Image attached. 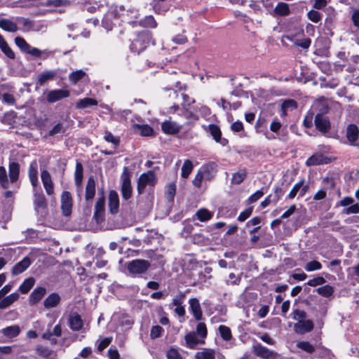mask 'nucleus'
<instances>
[{
  "mask_svg": "<svg viewBox=\"0 0 359 359\" xmlns=\"http://www.w3.org/2000/svg\"><path fill=\"white\" fill-rule=\"evenodd\" d=\"M9 180L8 179L7 172L4 166H0V184L4 188L9 187V182L15 183L20 175V165L17 162H11L9 164Z\"/></svg>",
  "mask_w": 359,
  "mask_h": 359,
  "instance_id": "obj_1",
  "label": "nucleus"
},
{
  "mask_svg": "<svg viewBox=\"0 0 359 359\" xmlns=\"http://www.w3.org/2000/svg\"><path fill=\"white\" fill-rule=\"evenodd\" d=\"M183 102L182 103V108L178 104H174L170 107V111L173 110L174 112L182 111L183 116L185 117L184 123H191L192 121L198 119L197 116L189 109V107L195 102V100L191 98L187 94L182 93Z\"/></svg>",
  "mask_w": 359,
  "mask_h": 359,
  "instance_id": "obj_2",
  "label": "nucleus"
},
{
  "mask_svg": "<svg viewBox=\"0 0 359 359\" xmlns=\"http://www.w3.org/2000/svg\"><path fill=\"white\" fill-rule=\"evenodd\" d=\"M150 267V263L145 259H137L127 264V269L132 276L144 273Z\"/></svg>",
  "mask_w": 359,
  "mask_h": 359,
  "instance_id": "obj_3",
  "label": "nucleus"
},
{
  "mask_svg": "<svg viewBox=\"0 0 359 359\" xmlns=\"http://www.w3.org/2000/svg\"><path fill=\"white\" fill-rule=\"evenodd\" d=\"M150 40L151 34L149 32L142 31L140 32L130 45L131 50L140 53L147 47Z\"/></svg>",
  "mask_w": 359,
  "mask_h": 359,
  "instance_id": "obj_4",
  "label": "nucleus"
},
{
  "mask_svg": "<svg viewBox=\"0 0 359 359\" xmlns=\"http://www.w3.org/2000/svg\"><path fill=\"white\" fill-rule=\"evenodd\" d=\"M156 177L154 171L149 170L146 173L142 174L137 182V191L140 194L144 191L145 188L154 187L156 183Z\"/></svg>",
  "mask_w": 359,
  "mask_h": 359,
  "instance_id": "obj_5",
  "label": "nucleus"
},
{
  "mask_svg": "<svg viewBox=\"0 0 359 359\" xmlns=\"http://www.w3.org/2000/svg\"><path fill=\"white\" fill-rule=\"evenodd\" d=\"M121 194L125 200L129 199L132 196V187L130 182V172L127 167H124L121 175Z\"/></svg>",
  "mask_w": 359,
  "mask_h": 359,
  "instance_id": "obj_6",
  "label": "nucleus"
},
{
  "mask_svg": "<svg viewBox=\"0 0 359 359\" xmlns=\"http://www.w3.org/2000/svg\"><path fill=\"white\" fill-rule=\"evenodd\" d=\"M316 128L325 137H330L331 123L329 118L325 115L317 114L316 115Z\"/></svg>",
  "mask_w": 359,
  "mask_h": 359,
  "instance_id": "obj_7",
  "label": "nucleus"
},
{
  "mask_svg": "<svg viewBox=\"0 0 359 359\" xmlns=\"http://www.w3.org/2000/svg\"><path fill=\"white\" fill-rule=\"evenodd\" d=\"M185 297L184 293L180 292L172 299V303L169 305L170 308L175 307V313L180 317H184L186 313L185 309L182 306Z\"/></svg>",
  "mask_w": 359,
  "mask_h": 359,
  "instance_id": "obj_8",
  "label": "nucleus"
},
{
  "mask_svg": "<svg viewBox=\"0 0 359 359\" xmlns=\"http://www.w3.org/2000/svg\"><path fill=\"white\" fill-rule=\"evenodd\" d=\"M70 93L67 90L56 89L49 90L46 95V100L49 103L56 102L62 100L63 98L68 97Z\"/></svg>",
  "mask_w": 359,
  "mask_h": 359,
  "instance_id": "obj_9",
  "label": "nucleus"
},
{
  "mask_svg": "<svg viewBox=\"0 0 359 359\" xmlns=\"http://www.w3.org/2000/svg\"><path fill=\"white\" fill-rule=\"evenodd\" d=\"M105 198L102 194L100 197L97 200L95 205V212L93 217L95 218L97 223H100L104 219V211H105Z\"/></svg>",
  "mask_w": 359,
  "mask_h": 359,
  "instance_id": "obj_10",
  "label": "nucleus"
},
{
  "mask_svg": "<svg viewBox=\"0 0 359 359\" xmlns=\"http://www.w3.org/2000/svg\"><path fill=\"white\" fill-rule=\"evenodd\" d=\"M72 198L69 191H65L61 196V209L64 216H69L72 213Z\"/></svg>",
  "mask_w": 359,
  "mask_h": 359,
  "instance_id": "obj_11",
  "label": "nucleus"
},
{
  "mask_svg": "<svg viewBox=\"0 0 359 359\" xmlns=\"http://www.w3.org/2000/svg\"><path fill=\"white\" fill-rule=\"evenodd\" d=\"M183 126L182 123L168 120L162 123L161 128L165 134L175 135L178 133Z\"/></svg>",
  "mask_w": 359,
  "mask_h": 359,
  "instance_id": "obj_12",
  "label": "nucleus"
},
{
  "mask_svg": "<svg viewBox=\"0 0 359 359\" xmlns=\"http://www.w3.org/2000/svg\"><path fill=\"white\" fill-rule=\"evenodd\" d=\"M41 178L46 194L48 195H52L54 192V186L48 171L46 170H42L41 172Z\"/></svg>",
  "mask_w": 359,
  "mask_h": 359,
  "instance_id": "obj_13",
  "label": "nucleus"
},
{
  "mask_svg": "<svg viewBox=\"0 0 359 359\" xmlns=\"http://www.w3.org/2000/svg\"><path fill=\"white\" fill-rule=\"evenodd\" d=\"M313 327V323L311 320H300L294 325V330L296 333L304 334L310 332Z\"/></svg>",
  "mask_w": 359,
  "mask_h": 359,
  "instance_id": "obj_14",
  "label": "nucleus"
},
{
  "mask_svg": "<svg viewBox=\"0 0 359 359\" xmlns=\"http://www.w3.org/2000/svg\"><path fill=\"white\" fill-rule=\"evenodd\" d=\"M283 195L282 189L280 187H276L273 194L268 196L262 203L261 206L264 208L271 203L276 204Z\"/></svg>",
  "mask_w": 359,
  "mask_h": 359,
  "instance_id": "obj_15",
  "label": "nucleus"
},
{
  "mask_svg": "<svg viewBox=\"0 0 359 359\" xmlns=\"http://www.w3.org/2000/svg\"><path fill=\"white\" fill-rule=\"evenodd\" d=\"M212 168V164L204 165L202 168L198 170L194 179L192 181L193 184L200 188L202 184V182L204 180L205 175L209 172V169Z\"/></svg>",
  "mask_w": 359,
  "mask_h": 359,
  "instance_id": "obj_16",
  "label": "nucleus"
},
{
  "mask_svg": "<svg viewBox=\"0 0 359 359\" xmlns=\"http://www.w3.org/2000/svg\"><path fill=\"white\" fill-rule=\"evenodd\" d=\"M189 309L197 320H201L203 317V313L199 301L196 298H191L189 300Z\"/></svg>",
  "mask_w": 359,
  "mask_h": 359,
  "instance_id": "obj_17",
  "label": "nucleus"
},
{
  "mask_svg": "<svg viewBox=\"0 0 359 359\" xmlns=\"http://www.w3.org/2000/svg\"><path fill=\"white\" fill-rule=\"evenodd\" d=\"M46 293V289L43 287H36L29 297L30 305H35L39 302Z\"/></svg>",
  "mask_w": 359,
  "mask_h": 359,
  "instance_id": "obj_18",
  "label": "nucleus"
},
{
  "mask_svg": "<svg viewBox=\"0 0 359 359\" xmlns=\"http://www.w3.org/2000/svg\"><path fill=\"white\" fill-rule=\"evenodd\" d=\"M119 208V198L117 192L111 190L109 194V209L111 214L118 212Z\"/></svg>",
  "mask_w": 359,
  "mask_h": 359,
  "instance_id": "obj_19",
  "label": "nucleus"
},
{
  "mask_svg": "<svg viewBox=\"0 0 359 359\" xmlns=\"http://www.w3.org/2000/svg\"><path fill=\"white\" fill-rule=\"evenodd\" d=\"M31 263L32 262L29 257H24L21 261L18 262L13 266L12 269V273L15 276L22 273L30 266Z\"/></svg>",
  "mask_w": 359,
  "mask_h": 359,
  "instance_id": "obj_20",
  "label": "nucleus"
},
{
  "mask_svg": "<svg viewBox=\"0 0 359 359\" xmlns=\"http://www.w3.org/2000/svg\"><path fill=\"white\" fill-rule=\"evenodd\" d=\"M69 325L73 331H79L83 327V323L81 317L78 313H72L69 318Z\"/></svg>",
  "mask_w": 359,
  "mask_h": 359,
  "instance_id": "obj_21",
  "label": "nucleus"
},
{
  "mask_svg": "<svg viewBox=\"0 0 359 359\" xmlns=\"http://www.w3.org/2000/svg\"><path fill=\"white\" fill-rule=\"evenodd\" d=\"M253 351L257 356L264 359H269L276 355V353L261 344L254 346Z\"/></svg>",
  "mask_w": 359,
  "mask_h": 359,
  "instance_id": "obj_22",
  "label": "nucleus"
},
{
  "mask_svg": "<svg viewBox=\"0 0 359 359\" xmlns=\"http://www.w3.org/2000/svg\"><path fill=\"white\" fill-rule=\"evenodd\" d=\"M20 297L18 292H13L0 299V309H6L11 306Z\"/></svg>",
  "mask_w": 359,
  "mask_h": 359,
  "instance_id": "obj_23",
  "label": "nucleus"
},
{
  "mask_svg": "<svg viewBox=\"0 0 359 359\" xmlns=\"http://www.w3.org/2000/svg\"><path fill=\"white\" fill-rule=\"evenodd\" d=\"M334 159V158L330 155L328 147H325V150L323 153H316V165L327 164Z\"/></svg>",
  "mask_w": 359,
  "mask_h": 359,
  "instance_id": "obj_24",
  "label": "nucleus"
},
{
  "mask_svg": "<svg viewBox=\"0 0 359 359\" xmlns=\"http://www.w3.org/2000/svg\"><path fill=\"white\" fill-rule=\"evenodd\" d=\"M57 72L53 70L46 71L38 75L37 84L42 86L48 81L55 79Z\"/></svg>",
  "mask_w": 359,
  "mask_h": 359,
  "instance_id": "obj_25",
  "label": "nucleus"
},
{
  "mask_svg": "<svg viewBox=\"0 0 359 359\" xmlns=\"http://www.w3.org/2000/svg\"><path fill=\"white\" fill-rule=\"evenodd\" d=\"M95 194V181L93 177H90L86 186L85 198L86 201L92 200Z\"/></svg>",
  "mask_w": 359,
  "mask_h": 359,
  "instance_id": "obj_26",
  "label": "nucleus"
},
{
  "mask_svg": "<svg viewBox=\"0 0 359 359\" xmlns=\"http://www.w3.org/2000/svg\"><path fill=\"white\" fill-rule=\"evenodd\" d=\"M331 102H332L330 100L325 99L323 97L316 100V109L319 111L318 114L324 115L327 113Z\"/></svg>",
  "mask_w": 359,
  "mask_h": 359,
  "instance_id": "obj_27",
  "label": "nucleus"
},
{
  "mask_svg": "<svg viewBox=\"0 0 359 359\" xmlns=\"http://www.w3.org/2000/svg\"><path fill=\"white\" fill-rule=\"evenodd\" d=\"M83 165L81 163L77 162L76 164V169L74 172V180L75 184L78 187L79 196L81 194V185L83 180Z\"/></svg>",
  "mask_w": 359,
  "mask_h": 359,
  "instance_id": "obj_28",
  "label": "nucleus"
},
{
  "mask_svg": "<svg viewBox=\"0 0 359 359\" xmlns=\"http://www.w3.org/2000/svg\"><path fill=\"white\" fill-rule=\"evenodd\" d=\"M60 299L61 298L57 293H51L44 300L43 306L46 309L55 307L60 304Z\"/></svg>",
  "mask_w": 359,
  "mask_h": 359,
  "instance_id": "obj_29",
  "label": "nucleus"
},
{
  "mask_svg": "<svg viewBox=\"0 0 359 359\" xmlns=\"http://www.w3.org/2000/svg\"><path fill=\"white\" fill-rule=\"evenodd\" d=\"M0 28L8 32H15L18 29L17 24L13 20L7 18H2L0 20Z\"/></svg>",
  "mask_w": 359,
  "mask_h": 359,
  "instance_id": "obj_30",
  "label": "nucleus"
},
{
  "mask_svg": "<svg viewBox=\"0 0 359 359\" xmlns=\"http://www.w3.org/2000/svg\"><path fill=\"white\" fill-rule=\"evenodd\" d=\"M34 204L36 210H45L46 208V200L41 191L34 193Z\"/></svg>",
  "mask_w": 359,
  "mask_h": 359,
  "instance_id": "obj_31",
  "label": "nucleus"
},
{
  "mask_svg": "<svg viewBox=\"0 0 359 359\" xmlns=\"http://www.w3.org/2000/svg\"><path fill=\"white\" fill-rule=\"evenodd\" d=\"M0 49L4 54L9 59L13 60L15 57V53L8 46L4 36L0 34Z\"/></svg>",
  "mask_w": 359,
  "mask_h": 359,
  "instance_id": "obj_32",
  "label": "nucleus"
},
{
  "mask_svg": "<svg viewBox=\"0 0 359 359\" xmlns=\"http://www.w3.org/2000/svg\"><path fill=\"white\" fill-rule=\"evenodd\" d=\"M134 131L139 133L142 136L150 137L154 134V130L148 125L134 124L133 126Z\"/></svg>",
  "mask_w": 359,
  "mask_h": 359,
  "instance_id": "obj_33",
  "label": "nucleus"
},
{
  "mask_svg": "<svg viewBox=\"0 0 359 359\" xmlns=\"http://www.w3.org/2000/svg\"><path fill=\"white\" fill-rule=\"evenodd\" d=\"M359 135V130L356 125L349 124L346 128V137L351 143L355 142Z\"/></svg>",
  "mask_w": 359,
  "mask_h": 359,
  "instance_id": "obj_34",
  "label": "nucleus"
},
{
  "mask_svg": "<svg viewBox=\"0 0 359 359\" xmlns=\"http://www.w3.org/2000/svg\"><path fill=\"white\" fill-rule=\"evenodd\" d=\"M28 174L32 185L34 187H36L38 184V170L36 162L30 163Z\"/></svg>",
  "mask_w": 359,
  "mask_h": 359,
  "instance_id": "obj_35",
  "label": "nucleus"
},
{
  "mask_svg": "<svg viewBox=\"0 0 359 359\" xmlns=\"http://www.w3.org/2000/svg\"><path fill=\"white\" fill-rule=\"evenodd\" d=\"M208 128H209V132L210 133V134L212 136V137L214 138V140L217 142H219L222 144L224 145L226 142V140L225 139L222 140V138H221L222 133H221L219 128L217 126L214 125V124L210 125Z\"/></svg>",
  "mask_w": 359,
  "mask_h": 359,
  "instance_id": "obj_36",
  "label": "nucleus"
},
{
  "mask_svg": "<svg viewBox=\"0 0 359 359\" xmlns=\"http://www.w3.org/2000/svg\"><path fill=\"white\" fill-rule=\"evenodd\" d=\"M2 334L9 338L17 337L20 332V328L18 325H12L5 327L1 331Z\"/></svg>",
  "mask_w": 359,
  "mask_h": 359,
  "instance_id": "obj_37",
  "label": "nucleus"
},
{
  "mask_svg": "<svg viewBox=\"0 0 359 359\" xmlns=\"http://www.w3.org/2000/svg\"><path fill=\"white\" fill-rule=\"evenodd\" d=\"M195 359H215V352L212 349L204 348L196 353Z\"/></svg>",
  "mask_w": 359,
  "mask_h": 359,
  "instance_id": "obj_38",
  "label": "nucleus"
},
{
  "mask_svg": "<svg viewBox=\"0 0 359 359\" xmlns=\"http://www.w3.org/2000/svg\"><path fill=\"white\" fill-rule=\"evenodd\" d=\"M97 104V102L93 98L85 97L79 100L76 104V107L77 109H86L91 106H95Z\"/></svg>",
  "mask_w": 359,
  "mask_h": 359,
  "instance_id": "obj_39",
  "label": "nucleus"
},
{
  "mask_svg": "<svg viewBox=\"0 0 359 359\" xmlns=\"http://www.w3.org/2000/svg\"><path fill=\"white\" fill-rule=\"evenodd\" d=\"M35 284V279L32 277L25 279L19 287V291L22 294H27Z\"/></svg>",
  "mask_w": 359,
  "mask_h": 359,
  "instance_id": "obj_40",
  "label": "nucleus"
},
{
  "mask_svg": "<svg viewBox=\"0 0 359 359\" xmlns=\"http://www.w3.org/2000/svg\"><path fill=\"white\" fill-rule=\"evenodd\" d=\"M274 13L280 16H285L290 14V8L287 4L280 2L274 8Z\"/></svg>",
  "mask_w": 359,
  "mask_h": 359,
  "instance_id": "obj_41",
  "label": "nucleus"
},
{
  "mask_svg": "<svg viewBox=\"0 0 359 359\" xmlns=\"http://www.w3.org/2000/svg\"><path fill=\"white\" fill-rule=\"evenodd\" d=\"M185 341L187 346L191 348H195L199 343V340L194 332H189L185 335Z\"/></svg>",
  "mask_w": 359,
  "mask_h": 359,
  "instance_id": "obj_42",
  "label": "nucleus"
},
{
  "mask_svg": "<svg viewBox=\"0 0 359 359\" xmlns=\"http://www.w3.org/2000/svg\"><path fill=\"white\" fill-rule=\"evenodd\" d=\"M196 216L199 221L204 222L211 219L213 214L207 209L203 208L196 212Z\"/></svg>",
  "mask_w": 359,
  "mask_h": 359,
  "instance_id": "obj_43",
  "label": "nucleus"
},
{
  "mask_svg": "<svg viewBox=\"0 0 359 359\" xmlns=\"http://www.w3.org/2000/svg\"><path fill=\"white\" fill-rule=\"evenodd\" d=\"M194 165L190 160H186L182 168L181 175L183 178H188L190 173L192 172Z\"/></svg>",
  "mask_w": 359,
  "mask_h": 359,
  "instance_id": "obj_44",
  "label": "nucleus"
},
{
  "mask_svg": "<svg viewBox=\"0 0 359 359\" xmlns=\"http://www.w3.org/2000/svg\"><path fill=\"white\" fill-rule=\"evenodd\" d=\"M316 290L318 292L319 294L326 298H328L330 296H332L334 292V288L329 285H325L322 287H320L317 288Z\"/></svg>",
  "mask_w": 359,
  "mask_h": 359,
  "instance_id": "obj_45",
  "label": "nucleus"
},
{
  "mask_svg": "<svg viewBox=\"0 0 359 359\" xmlns=\"http://www.w3.org/2000/svg\"><path fill=\"white\" fill-rule=\"evenodd\" d=\"M19 20L23 26L25 32H30L36 30L34 27V22L29 18H20Z\"/></svg>",
  "mask_w": 359,
  "mask_h": 359,
  "instance_id": "obj_46",
  "label": "nucleus"
},
{
  "mask_svg": "<svg viewBox=\"0 0 359 359\" xmlns=\"http://www.w3.org/2000/svg\"><path fill=\"white\" fill-rule=\"evenodd\" d=\"M297 102L294 100H287L282 104V116L286 115L287 111L296 109Z\"/></svg>",
  "mask_w": 359,
  "mask_h": 359,
  "instance_id": "obj_47",
  "label": "nucleus"
},
{
  "mask_svg": "<svg viewBox=\"0 0 359 359\" xmlns=\"http://www.w3.org/2000/svg\"><path fill=\"white\" fill-rule=\"evenodd\" d=\"M297 347L308 353H312L314 351L313 346L308 341H298Z\"/></svg>",
  "mask_w": 359,
  "mask_h": 359,
  "instance_id": "obj_48",
  "label": "nucleus"
},
{
  "mask_svg": "<svg viewBox=\"0 0 359 359\" xmlns=\"http://www.w3.org/2000/svg\"><path fill=\"white\" fill-rule=\"evenodd\" d=\"M15 45L24 53L29 48V44L21 36H17L15 38Z\"/></svg>",
  "mask_w": 359,
  "mask_h": 359,
  "instance_id": "obj_49",
  "label": "nucleus"
},
{
  "mask_svg": "<svg viewBox=\"0 0 359 359\" xmlns=\"http://www.w3.org/2000/svg\"><path fill=\"white\" fill-rule=\"evenodd\" d=\"M86 73L83 70H77L71 73L69 76V80L73 83H76L80 79L84 77Z\"/></svg>",
  "mask_w": 359,
  "mask_h": 359,
  "instance_id": "obj_50",
  "label": "nucleus"
},
{
  "mask_svg": "<svg viewBox=\"0 0 359 359\" xmlns=\"http://www.w3.org/2000/svg\"><path fill=\"white\" fill-rule=\"evenodd\" d=\"M219 331L221 337L225 341H229L231 338V332L229 327L225 325H220L219 327Z\"/></svg>",
  "mask_w": 359,
  "mask_h": 359,
  "instance_id": "obj_51",
  "label": "nucleus"
},
{
  "mask_svg": "<svg viewBox=\"0 0 359 359\" xmlns=\"http://www.w3.org/2000/svg\"><path fill=\"white\" fill-rule=\"evenodd\" d=\"M246 177V171L242 170L234 173L232 177V183L239 184L245 180Z\"/></svg>",
  "mask_w": 359,
  "mask_h": 359,
  "instance_id": "obj_52",
  "label": "nucleus"
},
{
  "mask_svg": "<svg viewBox=\"0 0 359 359\" xmlns=\"http://www.w3.org/2000/svg\"><path fill=\"white\" fill-rule=\"evenodd\" d=\"M104 139L108 142L112 143L115 147L118 146L120 143L118 137L114 136L110 132L105 131Z\"/></svg>",
  "mask_w": 359,
  "mask_h": 359,
  "instance_id": "obj_53",
  "label": "nucleus"
},
{
  "mask_svg": "<svg viewBox=\"0 0 359 359\" xmlns=\"http://www.w3.org/2000/svg\"><path fill=\"white\" fill-rule=\"evenodd\" d=\"M316 352H318V354L319 355L320 357L324 358H329L331 354L330 350H329L322 346L317 345L316 344Z\"/></svg>",
  "mask_w": 359,
  "mask_h": 359,
  "instance_id": "obj_54",
  "label": "nucleus"
},
{
  "mask_svg": "<svg viewBox=\"0 0 359 359\" xmlns=\"http://www.w3.org/2000/svg\"><path fill=\"white\" fill-rule=\"evenodd\" d=\"M176 192V186L174 183H170L168 185L166 194L169 201H172Z\"/></svg>",
  "mask_w": 359,
  "mask_h": 359,
  "instance_id": "obj_55",
  "label": "nucleus"
},
{
  "mask_svg": "<svg viewBox=\"0 0 359 359\" xmlns=\"http://www.w3.org/2000/svg\"><path fill=\"white\" fill-rule=\"evenodd\" d=\"M196 333L202 338H205L207 336V328L204 323H199L196 327Z\"/></svg>",
  "mask_w": 359,
  "mask_h": 359,
  "instance_id": "obj_56",
  "label": "nucleus"
},
{
  "mask_svg": "<svg viewBox=\"0 0 359 359\" xmlns=\"http://www.w3.org/2000/svg\"><path fill=\"white\" fill-rule=\"evenodd\" d=\"M252 210L253 208L252 207L246 208L244 211L240 213V215L238 217V220L239 222H244L251 215Z\"/></svg>",
  "mask_w": 359,
  "mask_h": 359,
  "instance_id": "obj_57",
  "label": "nucleus"
},
{
  "mask_svg": "<svg viewBox=\"0 0 359 359\" xmlns=\"http://www.w3.org/2000/svg\"><path fill=\"white\" fill-rule=\"evenodd\" d=\"M342 213L344 215L358 214L359 213V205L358 203L352 204L350 207L343 210Z\"/></svg>",
  "mask_w": 359,
  "mask_h": 359,
  "instance_id": "obj_58",
  "label": "nucleus"
},
{
  "mask_svg": "<svg viewBox=\"0 0 359 359\" xmlns=\"http://www.w3.org/2000/svg\"><path fill=\"white\" fill-rule=\"evenodd\" d=\"M163 328L159 326V325H155L154 327H152L151 330V332H150V336L152 339H156V338H158L161 336L162 332H163Z\"/></svg>",
  "mask_w": 359,
  "mask_h": 359,
  "instance_id": "obj_59",
  "label": "nucleus"
},
{
  "mask_svg": "<svg viewBox=\"0 0 359 359\" xmlns=\"http://www.w3.org/2000/svg\"><path fill=\"white\" fill-rule=\"evenodd\" d=\"M293 314V318L298 322H300V320H306L307 317L306 313L301 310H295Z\"/></svg>",
  "mask_w": 359,
  "mask_h": 359,
  "instance_id": "obj_60",
  "label": "nucleus"
},
{
  "mask_svg": "<svg viewBox=\"0 0 359 359\" xmlns=\"http://www.w3.org/2000/svg\"><path fill=\"white\" fill-rule=\"evenodd\" d=\"M168 359H182L181 355L176 348H172L167 352Z\"/></svg>",
  "mask_w": 359,
  "mask_h": 359,
  "instance_id": "obj_61",
  "label": "nucleus"
},
{
  "mask_svg": "<svg viewBox=\"0 0 359 359\" xmlns=\"http://www.w3.org/2000/svg\"><path fill=\"white\" fill-rule=\"evenodd\" d=\"M304 184L303 181L299 182L294 186L292 187V189L290 190L288 197L290 198H293L296 196L297 191L302 188V185Z\"/></svg>",
  "mask_w": 359,
  "mask_h": 359,
  "instance_id": "obj_62",
  "label": "nucleus"
},
{
  "mask_svg": "<svg viewBox=\"0 0 359 359\" xmlns=\"http://www.w3.org/2000/svg\"><path fill=\"white\" fill-rule=\"evenodd\" d=\"M70 1L69 0H49L48 5L59 7L69 5Z\"/></svg>",
  "mask_w": 359,
  "mask_h": 359,
  "instance_id": "obj_63",
  "label": "nucleus"
},
{
  "mask_svg": "<svg viewBox=\"0 0 359 359\" xmlns=\"http://www.w3.org/2000/svg\"><path fill=\"white\" fill-rule=\"evenodd\" d=\"M264 195V192L262 190H257L255 193L251 195L248 198V202L250 203H253L261 198Z\"/></svg>",
  "mask_w": 359,
  "mask_h": 359,
  "instance_id": "obj_64",
  "label": "nucleus"
}]
</instances>
